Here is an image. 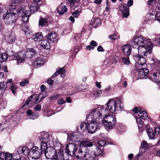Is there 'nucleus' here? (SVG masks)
<instances>
[{
  "mask_svg": "<svg viewBox=\"0 0 160 160\" xmlns=\"http://www.w3.org/2000/svg\"><path fill=\"white\" fill-rule=\"evenodd\" d=\"M106 105L108 109L105 107H102L98 110L101 119L102 118L104 119L108 116L109 111L113 113L115 112L123 110V106L121 100L118 98L109 99L106 103Z\"/></svg>",
  "mask_w": 160,
  "mask_h": 160,
  "instance_id": "1",
  "label": "nucleus"
},
{
  "mask_svg": "<svg viewBox=\"0 0 160 160\" xmlns=\"http://www.w3.org/2000/svg\"><path fill=\"white\" fill-rule=\"evenodd\" d=\"M133 46H138V48H142L143 51L142 54L144 56L149 57L152 52L153 46L150 43H147V41L145 38L141 36L139 37H134L130 41Z\"/></svg>",
  "mask_w": 160,
  "mask_h": 160,
  "instance_id": "2",
  "label": "nucleus"
},
{
  "mask_svg": "<svg viewBox=\"0 0 160 160\" xmlns=\"http://www.w3.org/2000/svg\"><path fill=\"white\" fill-rule=\"evenodd\" d=\"M84 148L79 147L77 145L69 143L66 146L65 152L70 156L74 155L76 157H81L83 155L82 150Z\"/></svg>",
  "mask_w": 160,
  "mask_h": 160,
  "instance_id": "3",
  "label": "nucleus"
},
{
  "mask_svg": "<svg viewBox=\"0 0 160 160\" xmlns=\"http://www.w3.org/2000/svg\"><path fill=\"white\" fill-rule=\"evenodd\" d=\"M6 7H5L6 9L10 11L6 13L4 18V22L6 24H12L15 21L17 17L16 13L11 12V11L14 9L15 8V7L13 4L11 3L8 5H7Z\"/></svg>",
  "mask_w": 160,
  "mask_h": 160,
  "instance_id": "4",
  "label": "nucleus"
},
{
  "mask_svg": "<svg viewBox=\"0 0 160 160\" xmlns=\"http://www.w3.org/2000/svg\"><path fill=\"white\" fill-rule=\"evenodd\" d=\"M102 121L107 129H111L114 128L116 122V117L112 115H108Z\"/></svg>",
  "mask_w": 160,
  "mask_h": 160,
  "instance_id": "5",
  "label": "nucleus"
},
{
  "mask_svg": "<svg viewBox=\"0 0 160 160\" xmlns=\"http://www.w3.org/2000/svg\"><path fill=\"white\" fill-rule=\"evenodd\" d=\"M94 147L95 148L94 152H89L87 155V158L90 160H98V157L102 153V151L100 148L95 146Z\"/></svg>",
  "mask_w": 160,
  "mask_h": 160,
  "instance_id": "6",
  "label": "nucleus"
},
{
  "mask_svg": "<svg viewBox=\"0 0 160 160\" xmlns=\"http://www.w3.org/2000/svg\"><path fill=\"white\" fill-rule=\"evenodd\" d=\"M90 122L88 123V131L90 133H93L95 132L98 129L99 121L97 120L96 121L91 120Z\"/></svg>",
  "mask_w": 160,
  "mask_h": 160,
  "instance_id": "7",
  "label": "nucleus"
},
{
  "mask_svg": "<svg viewBox=\"0 0 160 160\" xmlns=\"http://www.w3.org/2000/svg\"><path fill=\"white\" fill-rule=\"evenodd\" d=\"M41 150L38 147H33L30 150L29 155L31 156L32 158L35 159H38L42 153Z\"/></svg>",
  "mask_w": 160,
  "mask_h": 160,
  "instance_id": "8",
  "label": "nucleus"
},
{
  "mask_svg": "<svg viewBox=\"0 0 160 160\" xmlns=\"http://www.w3.org/2000/svg\"><path fill=\"white\" fill-rule=\"evenodd\" d=\"M138 72V78L140 79H146L148 78V74L149 72V70L147 68L143 67H137L136 68Z\"/></svg>",
  "mask_w": 160,
  "mask_h": 160,
  "instance_id": "9",
  "label": "nucleus"
},
{
  "mask_svg": "<svg viewBox=\"0 0 160 160\" xmlns=\"http://www.w3.org/2000/svg\"><path fill=\"white\" fill-rule=\"evenodd\" d=\"M101 119L100 114L98 111V110L93 109L92 111L88 117L87 118L88 121L91 120L96 121L97 119Z\"/></svg>",
  "mask_w": 160,
  "mask_h": 160,
  "instance_id": "10",
  "label": "nucleus"
},
{
  "mask_svg": "<svg viewBox=\"0 0 160 160\" xmlns=\"http://www.w3.org/2000/svg\"><path fill=\"white\" fill-rule=\"evenodd\" d=\"M134 59L136 62L138 63V67H142L145 64L146 60V59L142 56L141 55H135L133 57Z\"/></svg>",
  "mask_w": 160,
  "mask_h": 160,
  "instance_id": "11",
  "label": "nucleus"
},
{
  "mask_svg": "<svg viewBox=\"0 0 160 160\" xmlns=\"http://www.w3.org/2000/svg\"><path fill=\"white\" fill-rule=\"evenodd\" d=\"M56 151V150L54 148L51 147L48 151L44 152V154L47 159L53 160Z\"/></svg>",
  "mask_w": 160,
  "mask_h": 160,
  "instance_id": "12",
  "label": "nucleus"
},
{
  "mask_svg": "<svg viewBox=\"0 0 160 160\" xmlns=\"http://www.w3.org/2000/svg\"><path fill=\"white\" fill-rule=\"evenodd\" d=\"M119 9L123 13V16L124 18H127L129 15V9L125 4L120 5Z\"/></svg>",
  "mask_w": 160,
  "mask_h": 160,
  "instance_id": "13",
  "label": "nucleus"
},
{
  "mask_svg": "<svg viewBox=\"0 0 160 160\" xmlns=\"http://www.w3.org/2000/svg\"><path fill=\"white\" fill-rule=\"evenodd\" d=\"M149 78L153 82L159 83L160 84V72H157L150 74Z\"/></svg>",
  "mask_w": 160,
  "mask_h": 160,
  "instance_id": "14",
  "label": "nucleus"
},
{
  "mask_svg": "<svg viewBox=\"0 0 160 160\" xmlns=\"http://www.w3.org/2000/svg\"><path fill=\"white\" fill-rule=\"evenodd\" d=\"M122 50L125 56H129L130 55L132 50V46L130 44L125 45L122 47Z\"/></svg>",
  "mask_w": 160,
  "mask_h": 160,
  "instance_id": "15",
  "label": "nucleus"
},
{
  "mask_svg": "<svg viewBox=\"0 0 160 160\" xmlns=\"http://www.w3.org/2000/svg\"><path fill=\"white\" fill-rule=\"evenodd\" d=\"M53 160H65L62 150L56 151Z\"/></svg>",
  "mask_w": 160,
  "mask_h": 160,
  "instance_id": "16",
  "label": "nucleus"
},
{
  "mask_svg": "<svg viewBox=\"0 0 160 160\" xmlns=\"http://www.w3.org/2000/svg\"><path fill=\"white\" fill-rule=\"evenodd\" d=\"M46 38L50 42L52 43L57 40V34L53 32H51L46 35Z\"/></svg>",
  "mask_w": 160,
  "mask_h": 160,
  "instance_id": "17",
  "label": "nucleus"
},
{
  "mask_svg": "<svg viewBox=\"0 0 160 160\" xmlns=\"http://www.w3.org/2000/svg\"><path fill=\"white\" fill-rule=\"evenodd\" d=\"M5 39L8 43L12 44L15 41L16 39L15 34L13 32H11L6 36Z\"/></svg>",
  "mask_w": 160,
  "mask_h": 160,
  "instance_id": "18",
  "label": "nucleus"
},
{
  "mask_svg": "<svg viewBox=\"0 0 160 160\" xmlns=\"http://www.w3.org/2000/svg\"><path fill=\"white\" fill-rule=\"evenodd\" d=\"M31 14L30 10H26L23 12L22 15V20L24 22H26L28 20Z\"/></svg>",
  "mask_w": 160,
  "mask_h": 160,
  "instance_id": "19",
  "label": "nucleus"
},
{
  "mask_svg": "<svg viewBox=\"0 0 160 160\" xmlns=\"http://www.w3.org/2000/svg\"><path fill=\"white\" fill-rule=\"evenodd\" d=\"M56 11L60 15H62L67 11V8L65 5L61 4L56 9Z\"/></svg>",
  "mask_w": 160,
  "mask_h": 160,
  "instance_id": "20",
  "label": "nucleus"
},
{
  "mask_svg": "<svg viewBox=\"0 0 160 160\" xmlns=\"http://www.w3.org/2000/svg\"><path fill=\"white\" fill-rule=\"evenodd\" d=\"M39 138L41 142H48L49 141V135L44 132H42L39 136Z\"/></svg>",
  "mask_w": 160,
  "mask_h": 160,
  "instance_id": "21",
  "label": "nucleus"
},
{
  "mask_svg": "<svg viewBox=\"0 0 160 160\" xmlns=\"http://www.w3.org/2000/svg\"><path fill=\"white\" fill-rule=\"evenodd\" d=\"M18 152L19 154H22L27 155L29 154V155L30 151L26 147H21L19 148Z\"/></svg>",
  "mask_w": 160,
  "mask_h": 160,
  "instance_id": "22",
  "label": "nucleus"
},
{
  "mask_svg": "<svg viewBox=\"0 0 160 160\" xmlns=\"http://www.w3.org/2000/svg\"><path fill=\"white\" fill-rule=\"evenodd\" d=\"M24 54H25L26 57L27 58H30L34 56L36 52L32 48L28 49Z\"/></svg>",
  "mask_w": 160,
  "mask_h": 160,
  "instance_id": "23",
  "label": "nucleus"
},
{
  "mask_svg": "<svg viewBox=\"0 0 160 160\" xmlns=\"http://www.w3.org/2000/svg\"><path fill=\"white\" fill-rule=\"evenodd\" d=\"M11 53H12V54H11V56H13L14 58H16V59L17 60L18 64L21 63L24 60V58L23 57L20 56L18 53L14 52H11Z\"/></svg>",
  "mask_w": 160,
  "mask_h": 160,
  "instance_id": "24",
  "label": "nucleus"
},
{
  "mask_svg": "<svg viewBox=\"0 0 160 160\" xmlns=\"http://www.w3.org/2000/svg\"><path fill=\"white\" fill-rule=\"evenodd\" d=\"M78 133L74 132L71 134L70 136L71 141L74 142H79L80 141V138L78 137Z\"/></svg>",
  "mask_w": 160,
  "mask_h": 160,
  "instance_id": "25",
  "label": "nucleus"
},
{
  "mask_svg": "<svg viewBox=\"0 0 160 160\" xmlns=\"http://www.w3.org/2000/svg\"><path fill=\"white\" fill-rule=\"evenodd\" d=\"M50 42L47 39L44 40L42 41L41 43V46L45 49H48L50 48Z\"/></svg>",
  "mask_w": 160,
  "mask_h": 160,
  "instance_id": "26",
  "label": "nucleus"
},
{
  "mask_svg": "<svg viewBox=\"0 0 160 160\" xmlns=\"http://www.w3.org/2000/svg\"><path fill=\"white\" fill-rule=\"evenodd\" d=\"M32 38L35 41H39L42 39L43 37L41 33L38 32L35 35H33Z\"/></svg>",
  "mask_w": 160,
  "mask_h": 160,
  "instance_id": "27",
  "label": "nucleus"
},
{
  "mask_svg": "<svg viewBox=\"0 0 160 160\" xmlns=\"http://www.w3.org/2000/svg\"><path fill=\"white\" fill-rule=\"evenodd\" d=\"M39 5L37 3H33L31 5L30 9L31 11H33V12H36L39 9ZM34 12H33V13Z\"/></svg>",
  "mask_w": 160,
  "mask_h": 160,
  "instance_id": "28",
  "label": "nucleus"
},
{
  "mask_svg": "<svg viewBox=\"0 0 160 160\" xmlns=\"http://www.w3.org/2000/svg\"><path fill=\"white\" fill-rule=\"evenodd\" d=\"M147 132L149 138L150 139H154L155 138L156 135L155 134L154 132H153L152 129L150 128L148 129L147 131Z\"/></svg>",
  "mask_w": 160,
  "mask_h": 160,
  "instance_id": "29",
  "label": "nucleus"
},
{
  "mask_svg": "<svg viewBox=\"0 0 160 160\" xmlns=\"http://www.w3.org/2000/svg\"><path fill=\"white\" fill-rule=\"evenodd\" d=\"M48 22V19L47 18H41L39 21L38 25L39 27H42L47 25Z\"/></svg>",
  "mask_w": 160,
  "mask_h": 160,
  "instance_id": "30",
  "label": "nucleus"
},
{
  "mask_svg": "<svg viewBox=\"0 0 160 160\" xmlns=\"http://www.w3.org/2000/svg\"><path fill=\"white\" fill-rule=\"evenodd\" d=\"M101 22V20L98 18H94L92 21L91 24L94 25L95 27H98L100 25Z\"/></svg>",
  "mask_w": 160,
  "mask_h": 160,
  "instance_id": "31",
  "label": "nucleus"
},
{
  "mask_svg": "<svg viewBox=\"0 0 160 160\" xmlns=\"http://www.w3.org/2000/svg\"><path fill=\"white\" fill-rule=\"evenodd\" d=\"M47 142H41V145H40V149L41 151H42V152H45V151L48 148L47 145Z\"/></svg>",
  "mask_w": 160,
  "mask_h": 160,
  "instance_id": "32",
  "label": "nucleus"
},
{
  "mask_svg": "<svg viewBox=\"0 0 160 160\" xmlns=\"http://www.w3.org/2000/svg\"><path fill=\"white\" fill-rule=\"evenodd\" d=\"M138 116L143 119L145 120L148 116L147 112L145 110L140 112Z\"/></svg>",
  "mask_w": 160,
  "mask_h": 160,
  "instance_id": "33",
  "label": "nucleus"
},
{
  "mask_svg": "<svg viewBox=\"0 0 160 160\" xmlns=\"http://www.w3.org/2000/svg\"><path fill=\"white\" fill-rule=\"evenodd\" d=\"M46 96H44V95L42 94H39L34 102V104H36L40 102Z\"/></svg>",
  "mask_w": 160,
  "mask_h": 160,
  "instance_id": "34",
  "label": "nucleus"
},
{
  "mask_svg": "<svg viewBox=\"0 0 160 160\" xmlns=\"http://www.w3.org/2000/svg\"><path fill=\"white\" fill-rule=\"evenodd\" d=\"M26 113L29 116H32V117L30 118H31L32 119H34L37 118L39 116L38 114H37V115L35 114L34 115H33L34 113H32V111L31 110H28L26 112Z\"/></svg>",
  "mask_w": 160,
  "mask_h": 160,
  "instance_id": "35",
  "label": "nucleus"
},
{
  "mask_svg": "<svg viewBox=\"0 0 160 160\" xmlns=\"http://www.w3.org/2000/svg\"><path fill=\"white\" fill-rule=\"evenodd\" d=\"M82 143L83 144V145L87 147H91L92 146L93 144L88 140H83L82 142Z\"/></svg>",
  "mask_w": 160,
  "mask_h": 160,
  "instance_id": "36",
  "label": "nucleus"
},
{
  "mask_svg": "<svg viewBox=\"0 0 160 160\" xmlns=\"http://www.w3.org/2000/svg\"><path fill=\"white\" fill-rule=\"evenodd\" d=\"M82 154L83 155L81 157H76L77 158L78 160H88V158H87V155L88 154H85V152L82 150Z\"/></svg>",
  "mask_w": 160,
  "mask_h": 160,
  "instance_id": "37",
  "label": "nucleus"
},
{
  "mask_svg": "<svg viewBox=\"0 0 160 160\" xmlns=\"http://www.w3.org/2000/svg\"><path fill=\"white\" fill-rule=\"evenodd\" d=\"M154 66L155 69L160 71V60H156L154 63Z\"/></svg>",
  "mask_w": 160,
  "mask_h": 160,
  "instance_id": "38",
  "label": "nucleus"
},
{
  "mask_svg": "<svg viewBox=\"0 0 160 160\" xmlns=\"http://www.w3.org/2000/svg\"><path fill=\"white\" fill-rule=\"evenodd\" d=\"M7 58V54L5 53H3L0 54V62L5 61Z\"/></svg>",
  "mask_w": 160,
  "mask_h": 160,
  "instance_id": "39",
  "label": "nucleus"
},
{
  "mask_svg": "<svg viewBox=\"0 0 160 160\" xmlns=\"http://www.w3.org/2000/svg\"><path fill=\"white\" fill-rule=\"evenodd\" d=\"M44 60L42 57H38L37 58L36 61V64L37 65H42L44 63Z\"/></svg>",
  "mask_w": 160,
  "mask_h": 160,
  "instance_id": "40",
  "label": "nucleus"
},
{
  "mask_svg": "<svg viewBox=\"0 0 160 160\" xmlns=\"http://www.w3.org/2000/svg\"><path fill=\"white\" fill-rule=\"evenodd\" d=\"M122 62L126 65H128L130 63L129 56H127L126 58H122Z\"/></svg>",
  "mask_w": 160,
  "mask_h": 160,
  "instance_id": "41",
  "label": "nucleus"
},
{
  "mask_svg": "<svg viewBox=\"0 0 160 160\" xmlns=\"http://www.w3.org/2000/svg\"><path fill=\"white\" fill-rule=\"evenodd\" d=\"M17 86L13 83L11 84L10 85V89L13 94L16 93V91L17 89Z\"/></svg>",
  "mask_w": 160,
  "mask_h": 160,
  "instance_id": "42",
  "label": "nucleus"
},
{
  "mask_svg": "<svg viewBox=\"0 0 160 160\" xmlns=\"http://www.w3.org/2000/svg\"><path fill=\"white\" fill-rule=\"evenodd\" d=\"M136 122L138 123V127L140 128L143 126V122L141 118L138 117L136 119Z\"/></svg>",
  "mask_w": 160,
  "mask_h": 160,
  "instance_id": "43",
  "label": "nucleus"
},
{
  "mask_svg": "<svg viewBox=\"0 0 160 160\" xmlns=\"http://www.w3.org/2000/svg\"><path fill=\"white\" fill-rule=\"evenodd\" d=\"M6 160H19L18 159H14L12 158V155L11 154L8 153H6Z\"/></svg>",
  "mask_w": 160,
  "mask_h": 160,
  "instance_id": "44",
  "label": "nucleus"
},
{
  "mask_svg": "<svg viewBox=\"0 0 160 160\" xmlns=\"http://www.w3.org/2000/svg\"><path fill=\"white\" fill-rule=\"evenodd\" d=\"M118 35L117 33H115L109 35L108 36V38L110 40H115L119 38V36H118Z\"/></svg>",
  "mask_w": 160,
  "mask_h": 160,
  "instance_id": "45",
  "label": "nucleus"
},
{
  "mask_svg": "<svg viewBox=\"0 0 160 160\" xmlns=\"http://www.w3.org/2000/svg\"><path fill=\"white\" fill-rule=\"evenodd\" d=\"M141 147L144 149H147L148 148V143L146 141H143L141 143Z\"/></svg>",
  "mask_w": 160,
  "mask_h": 160,
  "instance_id": "46",
  "label": "nucleus"
},
{
  "mask_svg": "<svg viewBox=\"0 0 160 160\" xmlns=\"http://www.w3.org/2000/svg\"><path fill=\"white\" fill-rule=\"evenodd\" d=\"M88 123L83 122L80 125V128L82 131L85 130L86 129H88Z\"/></svg>",
  "mask_w": 160,
  "mask_h": 160,
  "instance_id": "47",
  "label": "nucleus"
},
{
  "mask_svg": "<svg viewBox=\"0 0 160 160\" xmlns=\"http://www.w3.org/2000/svg\"><path fill=\"white\" fill-rule=\"evenodd\" d=\"M29 81L27 79H25L22 81L20 83V85L22 86L27 85Z\"/></svg>",
  "mask_w": 160,
  "mask_h": 160,
  "instance_id": "48",
  "label": "nucleus"
},
{
  "mask_svg": "<svg viewBox=\"0 0 160 160\" xmlns=\"http://www.w3.org/2000/svg\"><path fill=\"white\" fill-rule=\"evenodd\" d=\"M6 84L4 82H2L0 83V90H3L7 88Z\"/></svg>",
  "mask_w": 160,
  "mask_h": 160,
  "instance_id": "49",
  "label": "nucleus"
},
{
  "mask_svg": "<svg viewBox=\"0 0 160 160\" xmlns=\"http://www.w3.org/2000/svg\"><path fill=\"white\" fill-rule=\"evenodd\" d=\"M149 20L151 21H154L155 20H156V14L154 15L152 13H150V16L148 18Z\"/></svg>",
  "mask_w": 160,
  "mask_h": 160,
  "instance_id": "50",
  "label": "nucleus"
},
{
  "mask_svg": "<svg viewBox=\"0 0 160 160\" xmlns=\"http://www.w3.org/2000/svg\"><path fill=\"white\" fill-rule=\"evenodd\" d=\"M160 132V126H157L154 128V133L156 135H158L159 134Z\"/></svg>",
  "mask_w": 160,
  "mask_h": 160,
  "instance_id": "51",
  "label": "nucleus"
},
{
  "mask_svg": "<svg viewBox=\"0 0 160 160\" xmlns=\"http://www.w3.org/2000/svg\"><path fill=\"white\" fill-rule=\"evenodd\" d=\"M106 144V142L105 141L101 140L98 141V144L100 146L103 147L105 146Z\"/></svg>",
  "mask_w": 160,
  "mask_h": 160,
  "instance_id": "52",
  "label": "nucleus"
},
{
  "mask_svg": "<svg viewBox=\"0 0 160 160\" xmlns=\"http://www.w3.org/2000/svg\"><path fill=\"white\" fill-rule=\"evenodd\" d=\"M33 97L31 96L26 101V104L22 105V107H24L26 105H28L29 103L31 102H32V101L31 99H32Z\"/></svg>",
  "mask_w": 160,
  "mask_h": 160,
  "instance_id": "53",
  "label": "nucleus"
},
{
  "mask_svg": "<svg viewBox=\"0 0 160 160\" xmlns=\"http://www.w3.org/2000/svg\"><path fill=\"white\" fill-rule=\"evenodd\" d=\"M57 71H58L59 74H62L65 72V70L63 68L57 69Z\"/></svg>",
  "mask_w": 160,
  "mask_h": 160,
  "instance_id": "54",
  "label": "nucleus"
},
{
  "mask_svg": "<svg viewBox=\"0 0 160 160\" xmlns=\"http://www.w3.org/2000/svg\"><path fill=\"white\" fill-rule=\"evenodd\" d=\"M6 153L2 152L0 154V158L2 160H6Z\"/></svg>",
  "mask_w": 160,
  "mask_h": 160,
  "instance_id": "55",
  "label": "nucleus"
},
{
  "mask_svg": "<svg viewBox=\"0 0 160 160\" xmlns=\"http://www.w3.org/2000/svg\"><path fill=\"white\" fill-rule=\"evenodd\" d=\"M79 11L78 10L75 11L73 12L72 13V15L73 17L75 18H77L78 17L79 14Z\"/></svg>",
  "mask_w": 160,
  "mask_h": 160,
  "instance_id": "56",
  "label": "nucleus"
},
{
  "mask_svg": "<svg viewBox=\"0 0 160 160\" xmlns=\"http://www.w3.org/2000/svg\"><path fill=\"white\" fill-rule=\"evenodd\" d=\"M41 105L39 104L37 105L34 108V110L36 111H41Z\"/></svg>",
  "mask_w": 160,
  "mask_h": 160,
  "instance_id": "57",
  "label": "nucleus"
},
{
  "mask_svg": "<svg viewBox=\"0 0 160 160\" xmlns=\"http://www.w3.org/2000/svg\"><path fill=\"white\" fill-rule=\"evenodd\" d=\"M5 17V14L3 12H0V20L2 19H3L4 20V18Z\"/></svg>",
  "mask_w": 160,
  "mask_h": 160,
  "instance_id": "58",
  "label": "nucleus"
},
{
  "mask_svg": "<svg viewBox=\"0 0 160 160\" xmlns=\"http://www.w3.org/2000/svg\"><path fill=\"white\" fill-rule=\"evenodd\" d=\"M106 4L107 5L105 9V11L106 12H108L109 11L110 9V4L108 1L106 2Z\"/></svg>",
  "mask_w": 160,
  "mask_h": 160,
  "instance_id": "59",
  "label": "nucleus"
},
{
  "mask_svg": "<svg viewBox=\"0 0 160 160\" xmlns=\"http://www.w3.org/2000/svg\"><path fill=\"white\" fill-rule=\"evenodd\" d=\"M68 2L70 5H72L77 2V0H67Z\"/></svg>",
  "mask_w": 160,
  "mask_h": 160,
  "instance_id": "60",
  "label": "nucleus"
},
{
  "mask_svg": "<svg viewBox=\"0 0 160 160\" xmlns=\"http://www.w3.org/2000/svg\"><path fill=\"white\" fill-rule=\"evenodd\" d=\"M156 20L160 21V12L159 11L157 12L156 14Z\"/></svg>",
  "mask_w": 160,
  "mask_h": 160,
  "instance_id": "61",
  "label": "nucleus"
},
{
  "mask_svg": "<svg viewBox=\"0 0 160 160\" xmlns=\"http://www.w3.org/2000/svg\"><path fill=\"white\" fill-rule=\"evenodd\" d=\"M102 93L101 90H98L96 92H95L94 95L96 96V97H98Z\"/></svg>",
  "mask_w": 160,
  "mask_h": 160,
  "instance_id": "62",
  "label": "nucleus"
},
{
  "mask_svg": "<svg viewBox=\"0 0 160 160\" xmlns=\"http://www.w3.org/2000/svg\"><path fill=\"white\" fill-rule=\"evenodd\" d=\"M51 79H48L47 80V83L50 85H53V83L54 82V81L53 80H52Z\"/></svg>",
  "mask_w": 160,
  "mask_h": 160,
  "instance_id": "63",
  "label": "nucleus"
},
{
  "mask_svg": "<svg viewBox=\"0 0 160 160\" xmlns=\"http://www.w3.org/2000/svg\"><path fill=\"white\" fill-rule=\"evenodd\" d=\"M90 45L93 47H96L97 46V43L94 41H92L90 42Z\"/></svg>",
  "mask_w": 160,
  "mask_h": 160,
  "instance_id": "64",
  "label": "nucleus"
}]
</instances>
